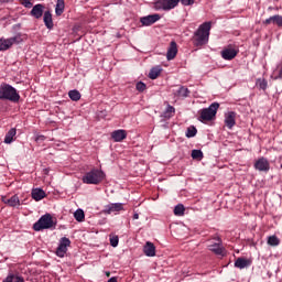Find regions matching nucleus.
Wrapping results in <instances>:
<instances>
[{"label":"nucleus","mask_w":282,"mask_h":282,"mask_svg":"<svg viewBox=\"0 0 282 282\" xmlns=\"http://www.w3.org/2000/svg\"><path fill=\"white\" fill-rule=\"evenodd\" d=\"M68 98H70V100H73L74 102H78V100H80V91H78L77 89L69 90Z\"/></svg>","instance_id":"29"},{"label":"nucleus","mask_w":282,"mask_h":282,"mask_svg":"<svg viewBox=\"0 0 282 282\" xmlns=\"http://www.w3.org/2000/svg\"><path fill=\"white\" fill-rule=\"evenodd\" d=\"M9 41L12 45H19V43H23V35L21 33H17L14 36L9 37Z\"/></svg>","instance_id":"27"},{"label":"nucleus","mask_w":282,"mask_h":282,"mask_svg":"<svg viewBox=\"0 0 282 282\" xmlns=\"http://www.w3.org/2000/svg\"><path fill=\"white\" fill-rule=\"evenodd\" d=\"M54 226L55 224L52 215L45 214L33 225V230H35V232H41V230H50V228H54Z\"/></svg>","instance_id":"7"},{"label":"nucleus","mask_w":282,"mask_h":282,"mask_svg":"<svg viewBox=\"0 0 282 282\" xmlns=\"http://www.w3.org/2000/svg\"><path fill=\"white\" fill-rule=\"evenodd\" d=\"M108 282H118V279H116V278H110V279L108 280Z\"/></svg>","instance_id":"43"},{"label":"nucleus","mask_w":282,"mask_h":282,"mask_svg":"<svg viewBox=\"0 0 282 282\" xmlns=\"http://www.w3.org/2000/svg\"><path fill=\"white\" fill-rule=\"evenodd\" d=\"M192 159L200 162V160H204V152L202 150H192Z\"/></svg>","instance_id":"33"},{"label":"nucleus","mask_w":282,"mask_h":282,"mask_svg":"<svg viewBox=\"0 0 282 282\" xmlns=\"http://www.w3.org/2000/svg\"><path fill=\"white\" fill-rule=\"evenodd\" d=\"M12 47V44L10 42V39H0V52H7V50H10Z\"/></svg>","instance_id":"26"},{"label":"nucleus","mask_w":282,"mask_h":282,"mask_svg":"<svg viewBox=\"0 0 282 282\" xmlns=\"http://www.w3.org/2000/svg\"><path fill=\"white\" fill-rule=\"evenodd\" d=\"M237 113L235 111H228L225 113V124L227 128L232 129L235 124H237L236 121Z\"/></svg>","instance_id":"13"},{"label":"nucleus","mask_w":282,"mask_h":282,"mask_svg":"<svg viewBox=\"0 0 282 282\" xmlns=\"http://www.w3.org/2000/svg\"><path fill=\"white\" fill-rule=\"evenodd\" d=\"M132 218L133 219H140V215L138 213H134Z\"/></svg>","instance_id":"42"},{"label":"nucleus","mask_w":282,"mask_h":282,"mask_svg":"<svg viewBox=\"0 0 282 282\" xmlns=\"http://www.w3.org/2000/svg\"><path fill=\"white\" fill-rule=\"evenodd\" d=\"M189 95L191 90L184 86H181L175 93V96H177V98H188Z\"/></svg>","instance_id":"24"},{"label":"nucleus","mask_w":282,"mask_h":282,"mask_svg":"<svg viewBox=\"0 0 282 282\" xmlns=\"http://www.w3.org/2000/svg\"><path fill=\"white\" fill-rule=\"evenodd\" d=\"M193 6L195 0H158L154 2V8L156 10H164V12H169L170 10H175L177 6Z\"/></svg>","instance_id":"2"},{"label":"nucleus","mask_w":282,"mask_h":282,"mask_svg":"<svg viewBox=\"0 0 282 282\" xmlns=\"http://www.w3.org/2000/svg\"><path fill=\"white\" fill-rule=\"evenodd\" d=\"M22 4L24 8H32V2L30 0H23Z\"/></svg>","instance_id":"41"},{"label":"nucleus","mask_w":282,"mask_h":282,"mask_svg":"<svg viewBox=\"0 0 282 282\" xmlns=\"http://www.w3.org/2000/svg\"><path fill=\"white\" fill-rule=\"evenodd\" d=\"M254 170H258V172H264L265 174H268V172H270L271 170V165L268 161V159H265L264 156L258 159V161H256V163L253 164Z\"/></svg>","instance_id":"10"},{"label":"nucleus","mask_w":282,"mask_h":282,"mask_svg":"<svg viewBox=\"0 0 282 282\" xmlns=\"http://www.w3.org/2000/svg\"><path fill=\"white\" fill-rule=\"evenodd\" d=\"M184 210H186V208H184L182 204H177L174 207V215H176V217H182L184 216Z\"/></svg>","instance_id":"34"},{"label":"nucleus","mask_w":282,"mask_h":282,"mask_svg":"<svg viewBox=\"0 0 282 282\" xmlns=\"http://www.w3.org/2000/svg\"><path fill=\"white\" fill-rule=\"evenodd\" d=\"M31 195L35 202H41V199H45V191H43L42 188L32 189Z\"/></svg>","instance_id":"19"},{"label":"nucleus","mask_w":282,"mask_h":282,"mask_svg":"<svg viewBox=\"0 0 282 282\" xmlns=\"http://www.w3.org/2000/svg\"><path fill=\"white\" fill-rule=\"evenodd\" d=\"M175 116V107L167 104L166 109L164 110L162 118L165 120H171Z\"/></svg>","instance_id":"23"},{"label":"nucleus","mask_w":282,"mask_h":282,"mask_svg":"<svg viewBox=\"0 0 282 282\" xmlns=\"http://www.w3.org/2000/svg\"><path fill=\"white\" fill-rule=\"evenodd\" d=\"M220 54L224 61H232V58L239 54V48L237 46L228 45L220 52Z\"/></svg>","instance_id":"8"},{"label":"nucleus","mask_w":282,"mask_h":282,"mask_svg":"<svg viewBox=\"0 0 282 282\" xmlns=\"http://www.w3.org/2000/svg\"><path fill=\"white\" fill-rule=\"evenodd\" d=\"M137 91H144L147 89V84L143 82H138L135 85Z\"/></svg>","instance_id":"39"},{"label":"nucleus","mask_w":282,"mask_h":282,"mask_svg":"<svg viewBox=\"0 0 282 282\" xmlns=\"http://www.w3.org/2000/svg\"><path fill=\"white\" fill-rule=\"evenodd\" d=\"M1 199L3 204H7V206H10L11 208H17V206H21V200L19 199L18 195H13L10 198L2 196Z\"/></svg>","instance_id":"14"},{"label":"nucleus","mask_w":282,"mask_h":282,"mask_svg":"<svg viewBox=\"0 0 282 282\" xmlns=\"http://www.w3.org/2000/svg\"><path fill=\"white\" fill-rule=\"evenodd\" d=\"M160 74H162V68L160 67H152L150 73H149V78H151V80H155V78H158V76H160Z\"/></svg>","instance_id":"28"},{"label":"nucleus","mask_w":282,"mask_h":282,"mask_svg":"<svg viewBox=\"0 0 282 282\" xmlns=\"http://www.w3.org/2000/svg\"><path fill=\"white\" fill-rule=\"evenodd\" d=\"M276 69H278V75L275 78H282V63H279Z\"/></svg>","instance_id":"40"},{"label":"nucleus","mask_w":282,"mask_h":282,"mask_svg":"<svg viewBox=\"0 0 282 282\" xmlns=\"http://www.w3.org/2000/svg\"><path fill=\"white\" fill-rule=\"evenodd\" d=\"M119 241H120V239L118 238V236L110 237V246L112 248H118Z\"/></svg>","instance_id":"38"},{"label":"nucleus","mask_w":282,"mask_h":282,"mask_svg":"<svg viewBox=\"0 0 282 282\" xmlns=\"http://www.w3.org/2000/svg\"><path fill=\"white\" fill-rule=\"evenodd\" d=\"M263 23L264 25H269L270 23H273L274 25L282 28V14H272V17L264 19Z\"/></svg>","instance_id":"15"},{"label":"nucleus","mask_w":282,"mask_h":282,"mask_svg":"<svg viewBox=\"0 0 282 282\" xmlns=\"http://www.w3.org/2000/svg\"><path fill=\"white\" fill-rule=\"evenodd\" d=\"M212 28L213 22H204L198 26L192 37L193 45H195V47H204V45H208Z\"/></svg>","instance_id":"1"},{"label":"nucleus","mask_w":282,"mask_h":282,"mask_svg":"<svg viewBox=\"0 0 282 282\" xmlns=\"http://www.w3.org/2000/svg\"><path fill=\"white\" fill-rule=\"evenodd\" d=\"M65 12V0H57L55 6L56 17H61Z\"/></svg>","instance_id":"25"},{"label":"nucleus","mask_w":282,"mask_h":282,"mask_svg":"<svg viewBox=\"0 0 282 282\" xmlns=\"http://www.w3.org/2000/svg\"><path fill=\"white\" fill-rule=\"evenodd\" d=\"M235 268H239V270H243V268H248V260L243 258H238L235 261Z\"/></svg>","instance_id":"30"},{"label":"nucleus","mask_w":282,"mask_h":282,"mask_svg":"<svg viewBox=\"0 0 282 282\" xmlns=\"http://www.w3.org/2000/svg\"><path fill=\"white\" fill-rule=\"evenodd\" d=\"M74 217L76 221H85V212L83 209H77L74 213Z\"/></svg>","instance_id":"36"},{"label":"nucleus","mask_w":282,"mask_h":282,"mask_svg":"<svg viewBox=\"0 0 282 282\" xmlns=\"http://www.w3.org/2000/svg\"><path fill=\"white\" fill-rule=\"evenodd\" d=\"M45 7L43 4H35L31 10V17H34V19H41Z\"/></svg>","instance_id":"18"},{"label":"nucleus","mask_w":282,"mask_h":282,"mask_svg":"<svg viewBox=\"0 0 282 282\" xmlns=\"http://www.w3.org/2000/svg\"><path fill=\"white\" fill-rule=\"evenodd\" d=\"M124 210V205L122 203H110L105 206L104 215H111V213H120Z\"/></svg>","instance_id":"11"},{"label":"nucleus","mask_w":282,"mask_h":282,"mask_svg":"<svg viewBox=\"0 0 282 282\" xmlns=\"http://www.w3.org/2000/svg\"><path fill=\"white\" fill-rule=\"evenodd\" d=\"M3 282H25V280L21 275L10 274Z\"/></svg>","instance_id":"31"},{"label":"nucleus","mask_w":282,"mask_h":282,"mask_svg":"<svg viewBox=\"0 0 282 282\" xmlns=\"http://www.w3.org/2000/svg\"><path fill=\"white\" fill-rule=\"evenodd\" d=\"M185 135L186 138H195L197 135V128L195 126L187 128Z\"/></svg>","instance_id":"35"},{"label":"nucleus","mask_w":282,"mask_h":282,"mask_svg":"<svg viewBox=\"0 0 282 282\" xmlns=\"http://www.w3.org/2000/svg\"><path fill=\"white\" fill-rule=\"evenodd\" d=\"M143 252L145 257H155V245L152 242H147L143 247Z\"/></svg>","instance_id":"21"},{"label":"nucleus","mask_w":282,"mask_h":282,"mask_svg":"<svg viewBox=\"0 0 282 282\" xmlns=\"http://www.w3.org/2000/svg\"><path fill=\"white\" fill-rule=\"evenodd\" d=\"M102 180H105V172L98 169L90 170L82 177V182L84 184H94V185L100 184Z\"/></svg>","instance_id":"5"},{"label":"nucleus","mask_w":282,"mask_h":282,"mask_svg":"<svg viewBox=\"0 0 282 282\" xmlns=\"http://www.w3.org/2000/svg\"><path fill=\"white\" fill-rule=\"evenodd\" d=\"M175 56H177V43L175 41H172L167 48L166 59L173 61Z\"/></svg>","instance_id":"16"},{"label":"nucleus","mask_w":282,"mask_h":282,"mask_svg":"<svg viewBox=\"0 0 282 282\" xmlns=\"http://www.w3.org/2000/svg\"><path fill=\"white\" fill-rule=\"evenodd\" d=\"M207 249L209 250V252L216 254V257L224 258L226 257V254H228L226 248H224V242L219 237H214L207 240Z\"/></svg>","instance_id":"4"},{"label":"nucleus","mask_w":282,"mask_h":282,"mask_svg":"<svg viewBox=\"0 0 282 282\" xmlns=\"http://www.w3.org/2000/svg\"><path fill=\"white\" fill-rule=\"evenodd\" d=\"M0 100H10V102H19V100H21V95H19L17 88L3 83L0 85Z\"/></svg>","instance_id":"3"},{"label":"nucleus","mask_w":282,"mask_h":282,"mask_svg":"<svg viewBox=\"0 0 282 282\" xmlns=\"http://www.w3.org/2000/svg\"><path fill=\"white\" fill-rule=\"evenodd\" d=\"M268 79H257L256 80V87H258V89H263V91H265V89H268Z\"/></svg>","instance_id":"32"},{"label":"nucleus","mask_w":282,"mask_h":282,"mask_svg":"<svg viewBox=\"0 0 282 282\" xmlns=\"http://www.w3.org/2000/svg\"><path fill=\"white\" fill-rule=\"evenodd\" d=\"M15 137H17V129L11 128L4 137V144H12V142H14Z\"/></svg>","instance_id":"22"},{"label":"nucleus","mask_w":282,"mask_h":282,"mask_svg":"<svg viewBox=\"0 0 282 282\" xmlns=\"http://www.w3.org/2000/svg\"><path fill=\"white\" fill-rule=\"evenodd\" d=\"M217 109H219L218 102H213L208 108H203L199 110V122H210V120H215L217 116Z\"/></svg>","instance_id":"6"},{"label":"nucleus","mask_w":282,"mask_h":282,"mask_svg":"<svg viewBox=\"0 0 282 282\" xmlns=\"http://www.w3.org/2000/svg\"><path fill=\"white\" fill-rule=\"evenodd\" d=\"M268 245H271L272 247H276L278 245H280V239L278 238V236H269Z\"/></svg>","instance_id":"37"},{"label":"nucleus","mask_w":282,"mask_h":282,"mask_svg":"<svg viewBox=\"0 0 282 282\" xmlns=\"http://www.w3.org/2000/svg\"><path fill=\"white\" fill-rule=\"evenodd\" d=\"M111 138L113 142H122L127 140V130H115L111 132Z\"/></svg>","instance_id":"17"},{"label":"nucleus","mask_w":282,"mask_h":282,"mask_svg":"<svg viewBox=\"0 0 282 282\" xmlns=\"http://www.w3.org/2000/svg\"><path fill=\"white\" fill-rule=\"evenodd\" d=\"M43 21L47 30H52L54 28V21L52 20V12L45 11Z\"/></svg>","instance_id":"20"},{"label":"nucleus","mask_w":282,"mask_h":282,"mask_svg":"<svg viewBox=\"0 0 282 282\" xmlns=\"http://www.w3.org/2000/svg\"><path fill=\"white\" fill-rule=\"evenodd\" d=\"M161 17L158 13L145 15L140 19V23H142L143 26L149 28V25H153V23H158L160 21Z\"/></svg>","instance_id":"12"},{"label":"nucleus","mask_w":282,"mask_h":282,"mask_svg":"<svg viewBox=\"0 0 282 282\" xmlns=\"http://www.w3.org/2000/svg\"><path fill=\"white\" fill-rule=\"evenodd\" d=\"M69 246H72V240H69V238L67 237H63L59 240V245L56 249V254L63 259V257H65V254H67V248H69Z\"/></svg>","instance_id":"9"}]
</instances>
